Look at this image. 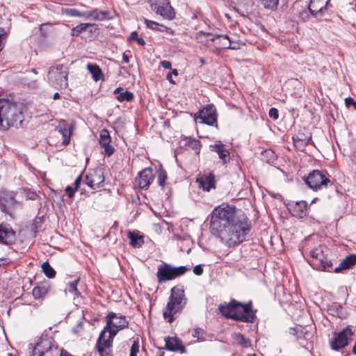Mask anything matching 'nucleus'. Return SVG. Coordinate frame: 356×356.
I'll return each instance as SVG.
<instances>
[{
    "instance_id": "f257e3e1",
    "label": "nucleus",
    "mask_w": 356,
    "mask_h": 356,
    "mask_svg": "<svg viewBox=\"0 0 356 356\" xmlns=\"http://www.w3.org/2000/svg\"><path fill=\"white\" fill-rule=\"evenodd\" d=\"M250 229L248 218L234 206L223 204L211 213V233L228 247H234L244 241Z\"/></svg>"
},
{
    "instance_id": "f03ea898",
    "label": "nucleus",
    "mask_w": 356,
    "mask_h": 356,
    "mask_svg": "<svg viewBox=\"0 0 356 356\" xmlns=\"http://www.w3.org/2000/svg\"><path fill=\"white\" fill-rule=\"evenodd\" d=\"M106 325L101 332L96 347L101 356H108L112 346L113 339L117 333L129 325L124 316L111 312L106 316Z\"/></svg>"
},
{
    "instance_id": "7ed1b4c3",
    "label": "nucleus",
    "mask_w": 356,
    "mask_h": 356,
    "mask_svg": "<svg viewBox=\"0 0 356 356\" xmlns=\"http://www.w3.org/2000/svg\"><path fill=\"white\" fill-rule=\"evenodd\" d=\"M218 309L227 318L243 323H253L257 318V310L253 309L252 301L243 304L232 299L227 304L220 305Z\"/></svg>"
},
{
    "instance_id": "20e7f679",
    "label": "nucleus",
    "mask_w": 356,
    "mask_h": 356,
    "mask_svg": "<svg viewBox=\"0 0 356 356\" xmlns=\"http://www.w3.org/2000/svg\"><path fill=\"white\" fill-rule=\"evenodd\" d=\"M186 300L184 290L181 287H172L166 306L163 309V316L165 321L171 323L177 318L184 309Z\"/></svg>"
},
{
    "instance_id": "39448f33",
    "label": "nucleus",
    "mask_w": 356,
    "mask_h": 356,
    "mask_svg": "<svg viewBox=\"0 0 356 356\" xmlns=\"http://www.w3.org/2000/svg\"><path fill=\"white\" fill-rule=\"evenodd\" d=\"M307 246L309 244L305 247V251L310 256L308 260L310 266L315 270L332 272V263L325 252V248L321 245L312 248Z\"/></svg>"
},
{
    "instance_id": "423d86ee",
    "label": "nucleus",
    "mask_w": 356,
    "mask_h": 356,
    "mask_svg": "<svg viewBox=\"0 0 356 356\" xmlns=\"http://www.w3.org/2000/svg\"><path fill=\"white\" fill-rule=\"evenodd\" d=\"M21 112L15 103L0 99V128L7 129L19 120Z\"/></svg>"
},
{
    "instance_id": "0eeeda50",
    "label": "nucleus",
    "mask_w": 356,
    "mask_h": 356,
    "mask_svg": "<svg viewBox=\"0 0 356 356\" xmlns=\"http://www.w3.org/2000/svg\"><path fill=\"white\" fill-rule=\"evenodd\" d=\"M69 67L63 64L51 66L48 71V80L57 90L66 89L68 87Z\"/></svg>"
},
{
    "instance_id": "6e6552de",
    "label": "nucleus",
    "mask_w": 356,
    "mask_h": 356,
    "mask_svg": "<svg viewBox=\"0 0 356 356\" xmlns=\"http://www.w3.org/2000/svg\"><path fill=\"white\" fill-rule=\"evenodd\" d=\"M330 177L326 171L314 170L304 177V181L310 189L318 191L333 185Z\"/></svg>"
},
{
    "instance_id": "1a4fd4ad",
    "label": "nucleus",
    "mask_w": 356,
    "mask_h": 356,
    "mask_svg": "<svg viewBox=\"0 0 356 356\" xmlns=\"http://www.w3.org/2000/svg\"><path fill=\"white\" fill-rule=\"evenodd\" d=\"M58 347L54 343V339L44 332L35 345L33 347V356H54L58 353Z\"/></svg>"
},
{
    "instance_id": "9d476101",
    "label": "nucleus",
    "mask_w": 356,
    "mask_h": 356,
    "mask_svg": "<svg viewBox=\"0 0 356 356\" xmlns=\"http://www.w3.org/2000/svg\"><path fill=\"white\" fill-rule=\"evenodd\" d=\"M190 268L184 266L173 267L168 264L163 263L158 267L156 277L159 283H163L183 275Z\"/></svg>"
},
{
    "instance_id": "9b49d317",
    "label": "nucleus",
    "mask_w": 356,
    "mask_h": 356,
    "mask_svg": "<svg viewBox=\"0 0 356 356\" xmlns=\"http://www.w3.org/2000/svg\"><path fill=\"white\" fill-rule=\"evenodd\" d=\"M149 4L152 10L163 19H175V11L168 0H149Z\"/></svg>"
},
{
    "instance_id": "f8f14e48",
    "label": "nucleus",
    "mask_w": 356,
    "mask_h": 356,
    "mask_svg": "<svg viewBox=\"0 0 356 356\" xmlns=\"http://www.w3.org/2000/svg\"><path fill=\"white\" fill-rule=\"evenodd\" d=\"M195 118L200 119V122L214 125L217 122V113L216 107L213 104H209L203 108L195 115Z\"/></svg>"
},
{
    "instance_id": "ddd939ff",
    "label": "nucleus",
    "mask_w": 356,
    "mask_h": 356,
    "mask_svg": "<svg viewBox=\"0 0 356 356\" xmlns=\"http://www.w3.org/2000/svg\"><path fill=\"white\" fill-rule=\"evenodd\" d=\"M353 334L351 329L348 326L339 333L334 332L330 341L331 348L338 350L348 345V337Z\"/></svg>"
},
{
    "instance_id": "4468645a",
    "label": "nucleus",
    "mask_w": 356,
    "mask_h": 356,
    "mask_svg": "<svg viewBox=\"0 0 356 356\" xmlns=\"http://www.w3.org/2000/svg\"><path fill=\"white\" fill-rule=\"evenodd\" d=\"M104 180L102 170L98 168L89 172L86 176L85 183L92 189H96L103 186Z\"/></svg>"
},
{
    "instance_id": "2eb2a0df",
    "label": "nucleus",
    "mask_w": 356,
    "mask_h": 356,
    "mask_svg": "<svg viewBox=\"0 0 356 356\" xmlns=\"http://www.w3.org/2000/svg\"><path fill=\"white\" fill-rule=\"evenodd\" d=\"M154 179L152 169L146 168L139 172L135 179L136 184L141 189H147Z\"/></svg>"
},
{
    "instance_id": "dca6fc26",
    "label": "nucleus",
    "mask_w": 356,
    "mask_h": 356,
    "mask_svg": "<svg viewBox=\"0 0 356 356\" xmlns=\"http://www.w3.org/2000/svg\"><path fill=\"white\" fill-rule=\"evenodd\" d=\"M16 240V232L9 224H0V243L12 245Z\"/></svg>"
},
{
    "instance_id": "f3484780",
    "label": "nucleus",
    "mask_w": 356,
    "mask_h": 356,
    "mask_svg": "<svg viewBox=\"0 0 356 356\" xmlns=\"http://www.w3.org/2000/svg\"><path fill=\"white\" fill-rule=\"evenodd\" d=\"M199 186L205 191H210L211 189L216 188L215 175L211 172H204L199 175L196 179Z\"/></svg>"
},
{
    "instance_id": "a211bd4d",
    "label": "nucleus",
    "mask_w": 356,
    "mask_h": 356,
    "mask_svg": "<svg viewBox=\"0 0 356 356\" xmlns=\"http://www.w3.org/2000/svg\"><path fill=\"white\" fill-rule=\"evenodd\" d=\"M99 143L100 146L104 149L105 154L108 156L113 154L115 148L111 145V138L109 131L103 129L99 133Z\"/></svg>"
},
{
    "instance_id": "6ab92c4d",
    "label": "nucleus",
    "mask_w": 356,
    "mask_h": 356,
    "mask_svg": "<svg viewBox=\"0 0 356 356\" xmlns=\"http://www.w3.org/2000/svg\"><path fill=\"white\" fill-rule=\"evenodd\" d=\"M330 0H310L309 9L312 10V17L322 16L326 10Z\"/></svg>"
},
{
    "instance_id": "aec40b11",
    "label": "nucleus",
    "mask_w": 356,
    "mask_h": 356,
    "mask_svg": "<svg viewBox=\"0 0 356 356\" xmlns=\"http://www.w3.org/2000/svg\"><path fill=\"white\" fill-rule=\"evenodd\" d=\"M307 202L305 201H299L296 202H291L288 204V209L290 213L295 217L303 218L307 214Z\"/></svg>"
},
{
    "instance_id": "412c9836",
    "label": "nucleus",
    "mask_w": 356,
    "mask_h": 356,
    "mask_svg": "<svg viewBox=\"0 0 356 356\" xmlns=\"http://www.w3.org/2000/svg\"><path fill=\"white\" fill-rule=\"evenodd\" d=\"M17 204L14 197L10 194H6L0 200V207L3 212L12 215L15 206Z\"/></svg>"
},
{
    "instance_id": "4be33fe9",
    "label": "nucleus",
    "mask_w": 356,
    "mask_h": 356,
    "mask_svg": "<svg viewBox=\"0 0 356 356\" xmlns=\"http://www.w3.org/2000/svg\"><path fill=\"white\" fill-rule=\"evenodd\" d=\"M312 140V134L306 129L299 131L293 136V141L296 147H305Z\"/></svg>"
},
{
    "instance_id": "5701e85b",
    "label": "nucleus",
    "mask_w": 356,
    "mask_h": 356,
    "mask_svg": "<svg viewBox=\"0 0 356 356\" xmlns=\"http://www.w3.org/2000/svg\"><path fill=\"white\" fill-rule=\"evenodd\" d=\"M211 149L216 152L219 156V159L222 161L224 164L227 163L229 161V152L225 147L221 141H218L213 145H210Z\"/></svg>"
},
{
    "instance_id": "b1692460",
    "label": "nucleus",
    "mask_w": 356,
    "mask_h": 356,
    "mask_svg": "<svg viewBox=\"0 0 356 356\" xmlns=\"http://www.w3.org/2000/svg\"><path fill=\"white\" fill-rule=\"evenodd\" d=\"M165 348L170 351H179L181 353L186 352L185 347L182 345V342L177 337H166L165 339Z\"/></svg>"
},
{
    "instance_id": "393cba45",
    "label": "nucleus",
    "mask_w": 356,
    "mask_h": 356,
    "mask_svg": "<svg viewBox=\"0 0 356 356\" xmlns=\"http://www.w3.org/2000/svg\"><path fill=\"white\" fill-rule=\"evenodd\" d=\"M211 40L216 42L218 49H236V47H232V41L227 35H215Z\"/></svg>"
},
{
    "instance_id": "a878e982",
    "label": "nucleus",
    "mask_w": 356,
    "mask_h": 356,
    "mask_svg": "<svg viewBox=\"0 0 356 356\" xmlns=\"http://www.w3.org/2000/svg\"><path fill=\"white\" fill-rule=\"evenodd\" d=\"M300 2H296L293 6V10L296 11L300 20L305 22L310 19L312 15V10L309 9V5L306 4L305 7L299 9Z\"/></svg>"
},
{
    "instance_id": "bb28decb",
    "label": "nucleus",
    "mask_w": 356,
    "mask_h": 356,
    "mask_svg": "<svg viewBox=\"0 0 356 356\" xmlns=\"http://www.w3.org/2000/svg\"><path fill=\"white\" fill-rule=\"evenodd\" d=\"M356 264V254H350L342 260L339 266L333 268L332 272L339 273L343 269H349Z\"/></svg>"
},
{
    "instance_id": "cd10ccee",
    "label": "nucleus",
    "mask_w": 356,
    "mask_h": 356,
    "mask_svg": "<svg viewBox=\"0 0 356 356\" xmlns=\"http://www.w3.org/2000/svg\"><path fill=\"white\" fill-rule=\"evenodd\" d=\"M50 290V285L48 283H42L35 286L32 291L33 296L35 299L43 298Z\"/></svg>"
},
{
    "instance_id": "c85d7f7f",
    "label": "nucleus",
    "mask_w": 356,
    "mask_h": 356,
    "mask_svg": "<svg viewBox=\"0 0 356 356\" xmlns=\"http://www.w3.org/2000/svg\"><path fill=\"white\" fill-rule=\"evenodd\" d=\"M114 94L118 95V96L116 97V99L120 102H131L134 98V95L133 92H129V91H123V89L121 87L117 88L114 90Z\"/></svg>"
},
{
    "instance_id": "c756f323",
    "label": "nucleus",
    "mask_w": 356,
    "mask_h": 356,
    "mask_svg": "<svg viewBox=\"0 0 356 356\" xmlns=\"http://www.w3.org/2000/svg\"><path fill=\"white\" fill-rule=\"evenodd\" d=\"M128 238L130 240V245L134 248H141L144 243L143 236L134 232H128Z\"/></svg>"
},
{
    "instance_id": "7c9ffc66",
    "label": "nucleus",
    "mask_w": 356,
    "mask_h": 356,
    "mask_svg": "<svg viewBox=\"0 0 356 356\" xmlns=\"http://www.w3.org/2000/svg\"><path fill=\"white\" fill-rule=\"evenodd\" d=\"M42 226V220L40 218H35L32 222L26 227L29 230V236L31 238H35L38 229Z\"/></svg>"
},
{
    "instance_id": "2f4dec72",
    "label": "nucleus",
    "mask_w": 356,
    "mask_h": 356,
    "mask_svg": "<svg viewBox=\"0 0 356 356\" xmlns=\"http://www.w3.org/2000/svg\"><path fill=\"white\" fill-rule=\"evenodd\" d=\"M87 69L92 75L95 81H98L103 77V73L101 68L96 64L89 63L87 65Z\"/></svg>"
},
{
    "instance_id": "473e14b6",
    "label": "nucleus",
    "mask_w": 356,
    "mask_h": 356,
    "mask_svg": "<svg viewBox=\"0 0 356 356\" xmlns=\"http://www.w3.org/2000/svg\"><path fill=\"white\" fill-rule=\"evenodd\" d=\"M79 282V279H76L72 282H70L65 289L66 291L71 293L74 298L79 297L81 295L80 291L77 289V285Z\"/></svg>"
},
{
    "instance_id": "72a5a7b5",
    "label": "nucleus",
    "mask_w": 356,
    "mask_h": 356,
    "mask_svg": "<svg viewBox=\"0 0 356 356\" xmlns=\"http://www.w3.org/2000/svg\"><path fill=\"white\" fill-rule=\"evenodd\" d=\"M265 9L270 10H276L279 5L280 0H258Z\"/></svg>"
},
{
    "instance_id": "f704fd0d",
    "label": "nucleus",
    "mask_w": 356,
    "mask_h": 356,
    "mask_svg": "<svg viewBox=\"0 0 356 356\" xmlns=\"http://www.w3.org/2000/svg\"><path fill=\"white\" fill-rule=\"evenodd\" d=\"M42 269L44 275L49 278H53L56 275L54 269L50 266L48 261L42 264Z\"/></svg>"
},
{
    "instance_id": "c9c22d12",
    "label": "nucleus",
    "mask_w": 356,
    "mask_h": 356,
    "mask_svg": "<svg viewBox=\"0 0 356 356\" xmlns=\"http://www.w3.org/2000/svg\"><path fill=\"white\" fill-rule=\"evenodd\" d=\"M58 132L62 136L63 140H62V145H67L70 143V137H71V131L70 129H60L58 130Z\"/></svg>"
},
{
    "instance_id": "e433bc0d",
    "label": "nucleus",
    "mask_w": 356,
    "mask_h": 356,
    "mask_svg": "<svg viewBox=\"0 0 356 356\" xmlns=\"http://www.w3.org/2000/svg\"><path fill=\"white\" fill-rule=\"evenodd\" d=\"M92 25L88 23H82L80 24L75 27H74L72 29V35L73 36H77L83 31H86L88 27L91 26Z\"/></svg>"
},
{
    "instance_id": "4c0bfd02",
    "label": "nucleus",
    "mask_w": 356,
    "mask_h": 356,
    "mask_svg": "<svg viewBox=\"0 0 356 356\" xmlns=\"http://www.w3.org/2000/svg\"><path fill=\"white\" fill-rule=\"evenodd\" d=\"M167 179V173L165 170L162 169L161 168L159 170L158 175V184L163 188H164L165 181Z\"/></svg>"
},
{
    "instance_id": "58836bf2",
    "label": "nucleus",
    "mask_w": 356,
    "mask_h": 356,
    "mask_svg": "<svg viewBox=\"0 0 356 356\" xmlns=\"http://www.w3.org/2000/svg\"><path fill=\"white\" fill-rule=\"evenodd\" d=\"M235 339L243 347H248L250 345V341L241 333L235 334Z\"/></svg>"
},
{
    "instance_id": "ea45409f",
    "label": "nucleus",
    "mask_w": 356,
    "mask_h": 356,
    "mask_svg": "<svg viewBox=\"0 0 356 356\" xmlns=\"http://www.w3.org/2000/svg\"><path fill=\"white\" fill-rule=\"evenodd\" d=\"M112 17L110 15V13L108 11H99L98 15H95V20H104V19H110Z\"/></svg>"
},
{
    "instance_id": "a19ab883",
    "label": "nucleus",
    "mask_w": 356,
    "mask_h": 356,
    "mask_svg": "<svg viewBox=\"0 0 356 356\" xmlns=\"http://www.w3.org/2000/svg\"><path fill=\"white\" fill-rule=\"evenodd\" d=\"M186 145L191 147L192 149L195 150H197L200 147V143L198 140L189 138L186 143Z\"/></svg>"
},
{
    "instance_id": "79ce46f5",
    "label": "nucleus",
    "mask_w": 356,
    "mask_h": 356,
    "mask_svg": "<svg viewBox=\"0 0 356 356\" xmlns=\"http://www.w3.org/2000/svg\"><path fill=\"white\" fill-rule=\"evenodd\" d=\"M139 347H140V345H139L138 340L134 341L132 346L131 347L129 356H136L137 353L139 351Z\"/></svg>"
},
{
    "instance_id": "37998d69",
    "label": "nucleus",
    "mask_w": 356,
    "mask_h": 356,
    "mask_svg": "<svg viewBox=\"0 0 356 356\" xmlns=\"http://www.w3.org/2000/svg\"><path fill=\"white\" fill-rule=\"evenodd\" d=\"M7 33L3 28H0V51L4 47V41L7 38Z\"/></svg>"
},
{
    "instance_id": "c03bdc74",
    "label": "nucleus",
    "mask_w": 356,
    "mask_h": 356,
    "mask_svg": "<svg viewBox=\"0 0 356 356\" xmlns=\"http://www.w3.org/2000/svg\"><path fill=\"white\" fill-rule=\"evenodd\" d=\"M143 21H144V23L146 24L147 27H148L150 29L156 31L157 27L159 26L158 22L147 19L146 18H145Z\"/></svg>"
},
{
    "instance_id": "a18cd8bd",
    "label": "nucleus",
    "mask_w": 356,
    "mask_h": 356,
    "mask_svg": "<svg viewBox=\"0 0 356 356\" xmlns=\"http://www.w3.org/2000/svg\"><path fill=\"white\" fill-rule=\"evenodd\" d=\"M289 333L293 336H296L297 337H300L302 335V327L297 326L296 327H291L289 329Z\"/></svg>"
},
{
    "instance_id": "49530a36",
    "label": "nucleus",
    "mask_w": 356,
    "mask_h": 356,
    "mask_svg": "<svg viewBox=\"0 0 356 356\" xmlns=\"http://www.w3.org/2000/svg\"><path fill=\"white\" fill-rule=\"evenodd\" d=\"M269 116L273 120L278 119L279 113L278 110L275 108H271L268 112Z\"/></svg>"
},
{
    "instance_id": "de8ad7c7",
    "label": "nucleus",
    "mask_w": 356,
    "mask_h": 356,
    "mask_svg": "<svg viewBox=\"0 0 356 356\" xmlns=\"http://www.w3.org/2000/svg\"><path fill=\"white\" fill-rule=\"evenodd\" d=\"M77 190H75V188L71 186H67L65 188V192L67 193V195H68L69 197H72L74 195V193L75 191H76Z\"/></svg>"
},
{
    "instance_id": "09e8293b",
    "label": "nucleus",
    "mask_w": 356,
    "mask_h": 356,
    "mask_svg": "<svg viewBox=\"0 0 356 356\" xmlns=\"http://www.w3.org/2000/svg\"><path fill=\"white\" fill-rule=\"evenodd\" d=\"M67 13L69 15H70L72 16H74V17H81V16L86 15L85 14H82L79 11H78L77 10H75V9H70L67 11Z\"/></svg>"
},
{
    "instance_id": "8fccbe9b",
    "label": "nucleus",
    "mask_w": 356,
    "mask_h": 356,
    "mask_svg": "<svg viewBox=\"0 0 356 356\" xmlns=\"http://www.w3.org/2000/svg\"><path fill=\"white\" fill-rule=\"evenodd\" d=\"M99 13V10H98L97 9H95V10L90 11V12L87 13L86 14H85L86 15L85 16L87 17H91L93 19H95V15H98Z\"/></svg>"
},
{
    "instance_id": "3c124183",
    "label": "nucleus",
    "mask_w": 356,
    "mask_h": 356,
    "mask_svg": "<svg viewBox=\"0 0 356 356\" xmlns=\"http://www.w3.org/2000/svg\"><path fill=\"white\" fill-rule=\"evenodd\" d=\"M193 273L197 275H201L203 273V268L201 265H197L193 268Z\"/></svg>"
},
{
    "instance_id": "603ef678",
    "label": "nucleus",
    "mask_w": 356,
    "mask_h": 356,
    "mask_svg": "<svg viewBox=\"0 0 356 356\" xmlns=\"http://www.w3.org/2000/svg\"><path fill=\"white\" fill-rule=\"evenodd\" d=\"M160 64L164 69H171L172 65L168 60H162Z\"/></svg>"
},
{
    "instance_id": "864d4df0",
    "label": "nucleus",
    "mask_w": 356,
    "mask_h": 356,
    "mask_svg": "<svg viewBox=\"0 0 356 356\" xmlns=\"http://www.w3.org/2000/svg\"><path fill=\"white\" fill-rule=\"evenodd\" d=\"M81 181H82V176L81 175L78 176L77 178L74 181V185L75 190H78Z\"/></svg>"
},
{
    "instance_id": "5fc2aeb1",
    "label": "nucleus",
    "mask_w": 356,
    "mask_h": 356,
    "mask_svg": "<svg viewBox=\"0 0 356 356\" xmlns=\"http://www.w3.org/2000/svg\"><path fill=\"white\" fill-rule=\"evenodd\" d=\"M345 103H346V105L347 107H350V106H352L354 104H355V100L353 98L348 97V98H346Z\"/></svg>"
},
{
    "instance_id": "6e6d98bb",
    "label": "nucleus",
    "mask_w": 356,
    "mask_h": 356,
    "mask_svg": "<svg viewBox=\"0 0 356 356\" xmlns=\"http://www.w3.org/2000/svg\"><path fill=\"white\" fill-rule=\"evenodd\" d=\"M168 29H169L167 26H165L163 24H159L156 31H159L160 32H165V31H167Z\"/></svg>"
},
{
    "instance_id": "4d7b16f0",
    "label": "nucleus",
    "mask_w": 356,
    "mask_h": 356,
    "mask_svg": "<svg viewBox=\"0 0 356 356\" xmlns=\"http://www.w3.org/2000/svg\"><path fill=\"white\" fill-rule=\"evenodd\" d=\"M137 38H138L137 32L136 31H133L131 33V35H129V37L128 38V41H131V40H136Z\"/></svg>"
},
{
    "instance_id": "13d9d810",
    "label": "nucleus",
    "mask_w": 356,
    "mask_h": 356,
    "mask_svg": "<svg viewBox=\"0 0 356 356\" xmlns=\"http://www.w3.org/2000/svg\"><path fill=\"white\" fill-rule=\"evenodd\" d=\"M136 40L141 46H144L145 44V41L142 38H137Z\"/></svg>"
},
{
    "instance_id": "bf43d9fd",
    "label": "nucleus",
    "mask_w": 356,
    "mask_h": 356,
    "mask_svg": "<svg viewBox=\"0 0 356 356\" xmlns=\"http://www.w3.org/2000/svg\"><path fill=\"white\" fill-rule=\"evenodd\" d=\"M122 60L123 62L125 63H128L129 62V56L126 55L125 54H123L122 55Z\"/></svg>"
},
{
    "instance_id": "052dcab7",
    "label": "nucleus",
    "mask_w": 356,
    "mask_h": 356,
    "mask_svg": "<svg viewBox=\"0 0 356 356\" xmlns=\"http://www.w3.org/2000/svg\"><path fill=\"white\" fill-rule=\"evenodd\" d=\"M167 79L171 83H175V81L172 80V73H168V74L167 75Z\"/></svg>"
},
{
    "instance_id": "680f3d73",
    "label": "nucleus",
    "mask_w": 356,
    "mask_h": 356,
    "mask_svg": "<svg viewBox=\"0 0 356 356\" xmlns=\"http://www.w3.org/2000/svg\"><path fill=\"white\" fill-rule=\"evenodd\" d=\"M53 98L54 99H58L60 98V95L58 92H56L54 93V96H53Z\"/></svg>"
},
{
    "instance_id": "e2e57ef3",
    "label": "nucleus",
    "mask_w": 356,
    "mask_h": 356,
    "mask_svg": "<svg viewBox=\"0 0 356 356\" xmlns=\"http://www.w3.org/2000/svg\"><path fill=\"white\" fill-rule=\"evenodd\" d=\"M333 307H334L337 309H342V306L340 305V304H336L334 303V305H333Z\"/></svg>"
},
{
    "instance_id": "0e129e2a",
    "label": "nucleus",
    "mask_w": 356,
    "mask_h": 356,
    "mask_svg": "<svg viewBox=\"0 0 356 356\" xmlns=\"http://www.w3.org/2000/svg\"><path fill=\"white\" fill-rule=\"evenodd\" d=\"M35 196H36V194H35V193H33V194H32V195H31V196L29 197V199L35 200Z\"/></svg>"
},
{
    "instance_id": "69168bd1",
    "label": "nucleus",
    "mask_w": 356,
    "mask_h": 356,
    "mask_svg": "<svg viewBox=\"0 0 356 356\" xmlns=\"http://www.w3.org/2000/svg\"><path fill=\"white\" fill-rule=\"evenodd\" d=\"M163 355H164V352L159 350V352L156 356H163Z\"/></svg>"
},
{
    "instance_id": "338daca9",
    "label": "nucleus",
    "mask_w": 356,
    "mask_h": 356,
    "mask_svg": "<svg viewBox=\"0 0 356 356\" xmlns=\"http://www.w3.org/2000/svg\"><path fill=\"white\" fill-rule=\"evenodd\" d=\"M171 73H172V74H173L175 76H177V74H178V72H177V70H173Z\"/></svg>"
},
{
    "instance_id": "774afa93",
    "label": "nucleus",
    "mask_w": 356,
    "mask_h": 356,
    "mask_svg": "<svg viewBox=\"0 0 356 356\" xmlns=\"http://www.w3.org/2000/svg\"><path fill=\"white\" fill-rule=\"evenodd\" d=\"M200 61L202 65H204L205 63V60H204V59L203 58H201L200 59Z\"/></svg>"
}]
</instances>
